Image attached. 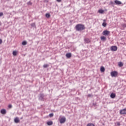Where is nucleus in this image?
<instances>
[{"label":"nucleus","mask_w":126,"mask_h":126,"mask_svg":"<svg viewBox=\"0 0 126 126\" xmlns=\"http://www.w3.org/2000/svg\"><path fill=\"white\" fill-rule=\"evenodd\" d=\"M94 106H96V103H93Z\"/></svg>","instance_id":"f704fd0d"},{"label":"nucleus","mask_w":126,"mask_h":126,"mask_svg":"<svg viewBox=\"0 0 126 126\" xmlns=\"http://www.w3.org/2000/svg\"><path fill=\"white\" fill-rule=\"evenodd\" d=\"M102 25L103 26V27H106V26H107V23H106V22H103Z\"/></svg>","instance_id":"4be33fe9"},{"label":"nucleus","mask_w":126,"mask_h":126,"mask_svg":"<svg viewBox=\"0 0 126 126\" xmlns=\"http://www.w3.org/2000/svg\"><path fill=\"white\" fill-rule=\"evenodd\" d=\"M47 125L48 126H52L53 125V121H49L47 122Z\"/></svg>","instance_id":"2eb2a0df"},{"label":"nucleus","mask_w":126,"mask_h":126,"mask_svg":"<svg viewBox=\"0 0 126 126\" xmlns=\"http://www.w3.org/2000/svg\"><path fill=\"white\" fill-rule=\"evenodd\" d=\"M84 41L85 43H87V44L90 43V39H89V38H85Z\"/></svg>","instance_id":"ddd939ff"},{"label":"nucleus","mask_w":126,"mask_h":126,"mask_svg":"<svg viewBox=\"0 0 126 126\" xmlns=\"http://www.w3.org/2000/svg\"><path fill=\"white\" fill-rule=\"evenodd\" d=\"M66 121V118H65V117H63L60 120V124H64Z\"/></svg>","instance_id":"39448f33"},{"label":"nucleus","mask_w":126,"mask_h":126,"mask_svg":"<svg viewBox=\"0 0 126 126\" xmlns=\"http://www.w3.org/2000/svg\"><path fill=\"white\" fill-rule=\"evenodd\" d=\"M110 3L113 4V1H111Z\"/></svg>","instance_id":"c9c22d12"},{"label":"nucleus","mask_w":126,"mask_h":126,"mask_svg":"<svg viewBox=\"0 0 126 126\" xmlns=\"http://www.w3.org/2000/svg\"><path fill=\"white\" fill-rule=\"evenodd\" d=\"M2 15H3V13L2 12L0 13V16H2Z\"/></svg>","instance_id":"c756f323"},{"label":"nucleus","mask_w":126,"mask_h":126,"mask_svg":"<svg viewBox=\"0 0 126 126\" xmlns=\"http://www.w3.org/2000/svg\"><path fill=\"white\" fill-rule=\"evenodd\" d=\"M28 5H32V2L30 1L27 2Z\"/></svg>","instance_id":"393cba45"},{"label":"nucleus","mask_w":126,"mask_h":126,"mask_svg":"<svg viewBox=\"0 0 126 126\" xmlns=\"http://www.w3.org/2000/svg\"><path fill=\"white\" fill-rule=\"evenodd\" d=\"M22 44L23 46H25L26 45H27V42L26 41H24L22 42Z\"/></svg>","instance_id":"aec40b11"},{"label":"nucleus","mask_w":126,"mask_h":126,"mask_svg":"<svg viewBox=\"0 0 126 126\" xmlns=\"http://www.w3.org/2000/svg\"><path fill=\"white\" fill-rule=\"evenodd\" d=\"M118 65L120 67H122V66H124V63L122 62H119L118 63Z\"/></svg>","instance_id":"4468645a"},{"label":"nucleus","mask_w":126,"mask_h":126,"mask_svg":"<svg viewBox=\"0 0 126 126\" xmlns=\"http://www.w3.org/2000/svg\"><path fill=\"white\" fill-rule=\"evenodd\" d=\"M57 1H58V2H61V1H62V0H57Z\"/></svg>","instance_id":"473e14b6"},{"label":"nucleus","mask_w":126,"mask_h":126,"mask_svg":"<svg viewBox=\"0 0 126 126\" xmlns=\"http://www.w3.org/2000/svg\"><path fill=\"white\" fill-rule=\"evenodd\" d=\"M123 27H126V24H124L123 25Z\"/></svg>","instance_id":"72a5a7b5"},{"label":"nucleus","mask_w":126,"mask_h":126,"mask_svg":"<svg viewBox=\"0 0 126 126\" xmlns=\"http://www.w3.org/2000/svg\"><path fill=\"white\" fill-rule=\"evenodd\" d=\"M19 122H20V121L19 120V118H18V117H16L14 119V122L16 124H18V123H19Z\"/></svg>","instance_id":"6e6552de"},{"label":"nucleus","mask_w":126,"mask_h":126,"mask_svg":"<svg viewBox=\"0 0 126 126\" xmlns=\"http://www.w3.org/2000/svg\"><path fill=\"white\" fill-rule=\"evenodd\" d=\"M114 2H115V3H116V4H118V5L122 4V2H121V1L115 0Z\"/></svg>","instance_id":"9b49d317"},{"label":"nucleus","mask_w":126,"mask_h":126,"mask_svg":"<svg viewBox=\"0 0 126 126\" xmlns=\"http://www.w3.org/2000/svg\"><path fill=\"white\" fill-rule=\"evenodd\" d=\"M0 113L3 115H5V114H6V110L5 109H2L0 111Z\"/></svg>","instance_id":"f8f14e48"},{"label":"nucleus","mask_w":126,"mask_h":126,"mask_svg":"<svg viewBox=\"0 0 126 126\" xmlns=\"http://www.w3.org/2000/svg\"><path fill=\"white\" fill-rule=\"evenodd\" d=\"M8 107L9 108V109H11V108H12V105L9 104Z\"/></svg>","instance_id":"cd10ccee"},{"label":"nucleus","mask_w":126,"mask_h":126,"mask_svg":"<svg viewBox=\"0 0 126 126\" xmlns=\"http://www.w3.org/2000/svg\"><path fill=\"white\" fill-rule=\"evenodd\" d=\"M45 16L47 18H50V17H51V15H50V13H46Z\"/></svg>","instance_id":"a211bd4d"},{"label":"nucleus","mask_w":126,"mask_h":126,"mask_svg":"<svg viewBox=\"0 0 126 126\" xmlns=\"http://www.w3.org/2000/svg\"><path fill=\"white\" fill-rule=\"evenodd\" d=\"M102 34L104 35V36H108L110 34V31L107 30L104 31L102 32Z\"/></svg>","instance_id":"20e7f679"},{"label":"nucleus","mask_w":126,"mask_h":126,"mask_svg":"<svg viewBox=\"0 0 126 126\" xmlns=\"http://www.w3.org/2000/svg\"><path fill=\"white\" fill-rule=\"evenodd\" d=\"M13 56H17V52H16V51H14L13 52Z\"/></svg>","instance_id":"412c9836"},{"label":"nucleus","mask_w":126,"mask_h":126,"mask_svg":"<svg viewBox=\"0 0 126 126\" xmlns=\"http://www.w3.org/2000/svg\"><path fill=\"white\" fill-rule=\"evenodd\" d=\"M110 97L111 98H112V99H114V98H116V94L112 93L111 94H110Z\"/></svg>","instance_id":"9d476101"},{"label":"nucleus","mask_w":126,"mask_h":126,"mask_svg":"<svg viewBox=\"0 0 126 126\" xmlns=\"http://www.w3.org/2000/svg\"><path fill=\"white\" fill-rule=\"evenodd\" d=\"M92 94H89L88 95V97H92Z\"/></svg>","instance_id":"7c9ffc66"},{"label":"nucleus","mask_w":126,"mask_h":126,"mask_svg":"<svg viewBox=\"0 0 126 126\" xmlns=\"http://www.w3.org/2000/svg\"><path fill=\"white\" fill-rule=\"evenodd\" d=\"M111 51H112V52L114 51H117V50H118V47L116 46H112L110 48Z\"/></svg>","instance_id":"423d86ee"},{"label":"nucleus","mask_w":126,"mask_h":126,"mask_svg":"<svg viewBox=\"0 0 126 126\" xmlns=\"http://www.w3.org/2000/svg\"><path fill=\"white\" fill-rule=\"evenodd\" d=\"M75 29L76 31H82V30L85 29V27L84 25L78 24L75 26Z\"/></svg>","instance_id":"f257e3e1"},{"label":"nucleus","mask_w":126,"mask_h":126,"mask_svg":"<svg viewBox=\"0 0 126 126\" xmlns=\"http://www.w3.org/2000/svg\"><path fill=\"white\" fill-rule=\"evenodd\" d=\"M39 100L40 101H43L44 100V94H41L39 95Z\"/></svg>","instance_id":"0eeeda50"},{"label":"nucleus","mask_w":126,"mask_h":126,"mask_svg":"<svg viewBox=\"0 0 126 126\" xmlns=\"http://www.w3.org/2000/svg\"><path fill=\"white\" fill-rule=\"evenodd\" d=\"M103 21H104V22L106 21V20H103Z\"/></svg>","instance_id":"e433bc0d"},{"label":"nucleus","mask_w":126,"mask_h":126,"mask_svg":"<svg viewBox=\"0 0 126 126\" xmlns=\"http://www.w3.org/2000/svg\"><path fill=\"white\" fill-rule=\"evenodd\" d=\"M100 71L101 72H104V71H105V67L101 66L100 68Z\"/></svg>","instance_id":"f3484780"},{"label":"nucleus","mask_w":126,"mask_h":126,"mask_svg":"<svg viewBox=\"0 0 126 126\" xmlns=\"http://www.w3.org/2000/svg\"><path fill=\"white\" fill-rule=\"evenodd\" d=\"M2 44V40L1 39H0V44Z\"/></svg>","instance_id":"c85d7f7f"},{"label":"nucleus","mask_w":126,"mask_h":126,"mask_svg":"<svg viewBox=\"0 0 126 126\" xmlns=\"http://www.w3.org/2000/svg\"><path fill=\"white\" fill-rule=\"evenodd\" d=\"M120 115H126V108L120 110Z\"/></svg>","instance_id":"7ed1b4c3"},{"label":"nucleus","mask_w":126,"mask_h":126,"mask_svg":"<svg viewBox=\"0 0 126 126\" xmlns=\"http://www.w3.org/2000/svg\"><path fill=\"white\" fill-rule=\"evenodd\" d=\"M48 66H49V65H48V64H44L43 65V67H44V68H46L48 67Z\"/></svg>","instance_id":"bb28decb"},{"label":"nucleus","mask_w":126,"mask_h":126,"mask_svg":"<svg viewBox=\"0 0 126 126\" xmlns=\"http://www.w3.org/2000/svg\"><path fill=\"white\" fill-rule=\"evenodd\" d=\"M49 117H50V118H52V117H54V114L53 113L50 114Z\"/></svg>","instance_id":"a878e982"},{"label":"nucleus","mask_w":126,"mask_h":126,"mask_svg":"<svg viewBox=\"0 0 126 126\" xmlns=\"http://www.w3.org/2000/svg\"><path fill=\"white\" fill-rule=\"evenodd\" d=\"M111 75L112 77H116L118 75V72L114 71L111 72Z\"/></svg>","instance_id":"f03ea898"},{"label":"nucleus","mask_w":126,"mask_h":126,"mask_svg":"<svg viewBox=\"0 0 126 126\" xmlns=\"http://www.w3.org/2000/svg\"><path fill=\"white\" fill-rule=\"evenodd\" d=\"M117 126H121V124L120 123V122L117 123Z\"/></svg>","instance_id":"2f4dec72"},{"label":"nucleus","mask_w":126,"mask_h":126,"mask_svg":"<svg viewBox=\"0 0 126 126\" xmlns=\"http://www.w3.org/2000/svg\"><path fill=\"white\" fill-rule=\"evenodd\" d=\"M98 12L99 13H101V14L104 13V11L102 9H99Z\"/></svg>","instance_id":"6ab92c4d"},{"label":"nucleus","mask_w":126,"mask_h":126,"mask_svg":"<svg viewBox=\"0 0 126 126\" xmlns=\"http://www.w3.org/2000/svg\"><path fill=\"white\" fill-rule=\"evenodd\" d=\"M101 40H102V41H105L107 40V38H106V37L105 36H101L100 37Z\"/></svg>","instance_id":"dca6fc26"},{"label":"nucleus","mask_w":126,"mask_h":126,"mask_svg":"<svg viewBox=\"0 0 126 126\" xmlns=\"http://www.w3.org/2000/svg\"><path fill=\"white\" fill-rule=\"evenodd\" d=\"M87 126H95V125H94V124H93L89 123V124H87Z\"/></svg>","instance_id":"5701e85b"},{"label":"nucleus","mask_w":126,"mask_h":126,"mask_svg":"<svg viewBox=\"0 0 126 126\" xmlns=\"http://www.w3.org/2000/svg\"><path fill=\"white\" fill-rule=\"evenodd\" d=\"M65 56L67 59H70V58H71V54L70 53H67Z\"/></svg>","instance_id":"1a4fd4ad"},{"label":"nucleus","mask_w":126,"mask_h":126,"mask_svg":"<svg viewBox=\"0 0 126 126\" xmlns=\"http://www.w3.org/2000/svg\"><path fill=\"white\" fill-rule=\"evenodd\" d=\"M31 26H32V27H36V25H35V23L31 24Z\"/></svg>","instance_id":"b1692460"}]
</instances>
